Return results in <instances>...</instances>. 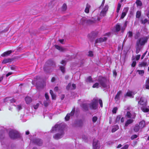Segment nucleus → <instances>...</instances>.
<instances>
[{"label": "nucleus", "instance_id": "obj_1", "mask_svg": "<svg viewBox=\"0 0 149 149\" xmlns=\"http://www.w3.org/2000/svg\"><path fill=\"white\" fill-rule=\"evenodd\" d=\"M65 126V124L62 123L60 124H56L54 127H52L51 132L54 133L58 132V133L55 134L54 136V138L56 139H58L61 138L64 134L63 130Z\"/></svg>", "mask_w": 149, "mask_h": 149}, {"label": "nucleus", "instance_id": "obj_2", "mask_svg": "<svg viewBox=\"0 0 149 149\" xmlns=\"http://www.w3.org/2000/svg\"><path fill=\"white\" fill-rule=\"evenodd\" d=\"M97 81L98 83H96L93 86V88H98L99 86L105 89L109 88V86L107 83V78L102 76L99 77Z\"/></svg>", "mask_w": 149, "mask_h": 149}, {"label": "nucleus", "instance_id": "obj_3", "mask_svg": "<svg viewBox=\"0 0 149 149\" xmlns=\"http://www.w3.org/2000/svg\"><path fill=\"white\" fill-rule=\"evenodd\" d=\"M148 39L147 36H144L141 38L136 42V45L143 46L146 43Z\"/></svg>", "mask_w": 149, "mask_h": 149}, {"label": "nucleus", "instance_id": "obj_4", "mask_svg": "<svg viewBox=\"0 0 149 149\" xmlns=\"http://www.w3.org/2000/svg\"><path fill=\"white\" fill-rule=\"evenodd\" d=\"M10 137L13 139H15L20 136V134L18 132L15 130H12L9 132Z\"/></svg>", "mask_w": 149, "mask_h": 149}, {"label": "nucleus", "instance_id": "obj_5", "mask_svg": "<svg viewBox=\"0 0 149 149\" xmlns=\"http://www.w3.org/2000/svg\"><path fill=\"white\" fill-rule=\"evenodd\" d=\"M95 20L93 21L89 19H88L86 17H82L80 20L79 24L81 25H84L85 24H92L96 22Z\"/></svg>", "mask_w": 149, "mask_h": 149}, {"label": "nucleus", "instance_id": "obj_6", "mask_svg": "<svg viewBox=\"0 0 149 149\" xmlns=\"http://www.w3.org/2000/svg\"><path fill=\"white\" fill-rule=\"evenodd\" d=\"M136 100L138 101V104L142 106L146 105L147 101L143 97H141L140 98L139 97H137L136 98Z\"/></svg>", "mask_w": 149, "mask_h": 149}, {"label": "nucleus", "instance_id": "obj_7", "mask_svg": "<svg viewBox=\"0 0 149 149\" xmlns=\"http://www.w3.org/2000/svg\"><path fill=\"white\" fill-rule=\"evenodd\" d=\"M97 100L95 98L94 99L89 105L90 108L93 109H96L97 108Z\"/></svg>", "mask_w": 149, "mask_h": 149}, {"label": "nucleus", "instance_id": "obj_8", "mask_svg": "<svg viewBox=\"0 0 149 149\" xmlns=\"http://www.w3.org/2000/svg\"><path fill=\"white\" fill-rule=\"evenodd\" d=\"M108 8L109 7L107 5L105 6L100 13V15L101 17H104L106 15Z\"/></svg>", "mask_w": 149, "mask_h": 149}, {"label": "nucleus", "instance_id": "obj_9", "mask_svg": "<svg viewBox=\"0 0 149 149\" xmlns=\"http://www.w3.org/2000/svg\"><path fill=\"white\" fill-rule=\"evenodd\" d=\"M100 146L99 141L96 139L93 140V149H97Z\"/></svg>", "mask_w": 149, "mask_h": 149}, {"label": "nucleus", "instance_id": "obj_10", "mask_svg": "<svg viewBox=\"0 0 149 149\" xmlns=\"http://www.w3.org/2000/svg\"><path fill=\"white\" fill-rule=\"evenodd\" d=\"M136 93V92L134 91H128L126 94L125 95V97L126 96H128L131 97L133 98L134 97L133 95Z\"/></svg>", "mask_w": 149, "mask_h": 149}, {"label": "nucleus", "instance_id": "obj_11", "mask_svg": "<svg viewBox=\"0 0 149 149\" xmlns=\"http://www.w3.org/2000/svg\"><path fill=\"white\" fill-rule=\"evenodd\" d=\"M75 108H74L73 109L72 111L70 113H68L67 114V115L65 118V120L66 121L68 120H69L70 117L74 115L75 112Z\"/></svg>", "mask_w": 149, "mask_h": 149}, {"label": "nucleus", "instance_id": "obj_12", "mask_svg": "<svg viewBox=\"0 0 149 149\" xmlns=\"http://www.w3.org/2000/svg\"><path fill=\"white\" fill-rule=\"evenodd\" d=\"M76 88V86L75 84H72L71 85V84L70 83L68 84V85L66 87V89L68 90H72L75 89Z\"/></svg>", "mask_w": 149, "mask_h": 149}, {"label": "nucleus", "instance_id": "obj_13", "mask_svg": "<svg viewBox=\"0 0 149 149\" xmlns=\"http://www.w3.org/2000/svg\"><path fill=\"white\" fill-rule=\"evenodd\" d=\"M107 39V38L105 37L100 38L96 40H95V43H100L104 41H105Z\"/></svg>", "mask_w": 149, "mask_h": 149}, {"label": "nucleus", "instance_id": "obj_14", "mask_svg": "<svg viewBox=\"0 0 149 149\" xmlns=\"http://www.w3.org/2000/svg\"><path fill=\"white\" fill-rule=\"evenodd\" d=\"M33 142L36 144L40 146L42 145V141L38 139H36L33 140Z\"/></svg>", "mask_w": 149, "mask_h": 149}, {"label": "nucleus", "instance_id": "obj_15", "mask_svg": "<svg viewBox=\"0 0 149 149\" xmlns=\"http://www.w3.org/2000/svg\"><path fill=\"white\" fill-rule=\"evenodd\" d=\"M127 116L128 118H134L135 116V113H131L130 112H127Z\"/></svg>", "mask_w": 149, "mask_h": 149}, {"label": "nucleus", "instance_id": "obj_16", "mask_svg": "<svg viewBox=\"0 0 149 149\" xmlns=\"http://www.w3.org/2000/svg\"><path fill=\"white\" fill-rule=\"evenodd\" d=\"M142 110L144 112H147L149 111V107L145 106H142L141 107Z\"/></svg>", "mask_w": 149, "mask_h": 149}, {"label": "nucleus", "instance_id": "obj_17", "mask_svg": "<svg viewBox=\"0 0 149 149\" xmlns=\"http://www.w3.org/2000/svg\"><path fill=\"white\" fill-rule=\"evenodd\" d=\"M91 8V5L88 3H87L86 5V8L84 10L85 12L88 13H89V9Z\"/></svg>", "mask_w": 149, "mask_h": 149}, {"label": "nucleus", "instance_id": "obj_18", "mask_svg": "<svg viewBox=\"0 0 149 149\" xmlns=\"http://www.w3.org/2000/svg\"><path fill=\"white\" fill-rule=\"evenodd\" d=\"M145 122L143 120H142L139 123V125H138L139 126L141 129L145 127Z\"/></svg>", "mask_w": 149, "mask_h": 149}, {"label": "nucleus", "instance_id": "obj_19", "mask_svg": "<svg viewBox=\"0 0 149 149\" xmlns=\"http://www.w3.org/2000/svg\"><path fill=\"white\" fill-rule=\"evenodd\" d=\"M12 52L11 50L8 51L4 52L1 55V56L3 57L7 56L10 54Z\"/></svg>", "mask_w": 149, "mask_h": 149}, {"label": "nucleus", "instance_id": "obj_20", "mask_svg": "<svg viewBox=\"0 0 149 149\" xmlns=\"http://www.w3.org/2000/svg\"><path fill=\"white\" fill-rule=\"evenodd\" d=\"M148 65V63L145 61H143L141 63H139V67H145Z\"/></svg>", "mask_w": 149, "mask_h": 149}, {"label": "nucleus", "instance_id": "obj_21", "mask_svg": "<svg viewBox=\"0 0 149 149\" xmlns=\"http://www.w3.org/2000/svg\"><path fill=\"white\" fill-rule=\"evenodd\" d=\"M11 61V59L10 58H5L2 62V63L3 64H6L10 62Z\"/></svg>", "mask_w": 149, "mask_h": 149}, {"label": "nucleus", "instance_id": "obj_22", "mask_svg": "<svg viewBox=\"0 0 149 149\" xmlns=\"http://www.w3.org/2000/svg\"><path fill=\"white\" fill-rule=\"evenodd\" d=\"M25 100L27 104L30 103L32 101L31 98L29 97H26L25 98Z\"/></svg>", "mask_w": 149, "mask_h": 149}, {"label": "nucleus", "instance_id": "obj_23", "mask_svg": "<svg viewBox=\"0 0 149 149\" xmlns=\"http://www.w3.org/2000/svg\"><path fill=\"white\" fill-rule=\"evenodd\" d=\"M122 93L121 91H119L117 93V95L115 96V99L116 101L118 100L120 98V96Z\"/></svg>", "mask_w": 149, "mask_h": 149}, {"label": "nucleus", "instance_id": "obj_24", "mask_svg": "<svg viewBox=\"0 0 149 149\" xmlns=\"http://www.w3.org/2000/svg\"><path fill=\"white\" fill-rule=\"evenodd\" d=\"M55 47L56 49L61 51L63 52L65 50V49L64 48L60 47L57 45H55Z\"/></svg>", "mask_w": 149, "mask_h": 149}, {"label": "nucleus", "instance_id": "obj_25", "mask_svg": "<svg viewBox=\"0 0 149 149\" xmlns=\"http://www.w3.org/2000/svg\"><path fill=\"white\" fill-rule=\"evenodd\" d=\"M141 129V128L139 126L138 124H136L134 128V131L136 132H138Z\"/></svg>", "mask_w": 149, "mask_h": 149}, {"label": "nucleus", "instance_id": "obj_26", "mask_svg": "<svg viewBox=\"0 0 149 149\" xmlns=\"http://www.w3.org/2000/svg\"><path fill=\"white\" fill-rule=\"evenodd\" d=\"M133 120L131 119H129L127 120L125 123V126L127 127L129 125L132 123L133 122Z\"/></svg>", "mask_w": 149, "mask_h": 149}, {"label": "nucleus", "instance_id": "obj_27", "mask_svg": "<svg viewBox=\"0 0 149 149\" xmlns=\"http://www.w3.org/2000/svg\"><path fill=\"white\" fill-rule=\"evenodd\" d=\"M119 128V127L118 125H116L114 126L112 129L111 132H114L117 130Z\"/></svg>", "mask_w": 149, "mask_h": 149}, {"label": "nucleus", "instance_id": "obj_28", "mask_svg": "<svg viewBox=\"0 0 149 149\" xmlns=\"http://www.w3.org/2000/svg\"><path fill=\"white\" fill-rule=\"evenodd\" d=\"M145 87L146 89H149V78H148L146 81Z\"/></svg>", "mask_w": 149, "mask_h": 149}, {"label": "nucleus", "instance_id": "obj_29", "mask_svg": "<svg viewBox=\"0 0 149 149\" xmlns=\"http://www.w3.org/2000/svg\"><path fill=\"white\" fill-rule=\"evenodd\" d=\"M50 93L52 96V99L53 100H55L56 97V96L54 94L53 91L52 90H50Z\"/></svg>", "mask_w": 149, "mask_h": 149}, {"label": "nucleus", "instance_id": "obj_30", "mask_svg": "<svg viewBox=\"0 0 149 149\" xmlns=\"http://www.w3.org/2000/svg\"><path fill=\"white\" fill-rule=\"evenodd\" d=\"M86 81L87 82H94L93 81L91 77H88L86 79Z\"/></svg>", "mask_w": 149, "mask_h": 149}, {"label": "nucleus", "instance_id": "obj_31", "mask_svg": "<svg viewBox=\"0 0 149 149\" xmlns=\"http://www.w3.org/2000/svg\"><path fill=\"white\" fill-rule=\"evenodd\" d=\"M88 105L87 104H83L82 105V107L85 110H87L88 109Z\"/></svg>", "mask_w": 149, "mask_h": 149}, {"label": "nucleus", "instance_id": "obj_32", "mask_svg": "<svg viewBox=\"0 0 149 149\" xmlns=\"http://www.w3.org/2000/svg\"><path fill=\"white\" fill-rule=\"evenodd\" d=\"M121 29L120 25L118 24H117L116 26V31H119Z\"/></svg>", "mask_w": 149, "mask_h": 149}, {"label": "nucleus", "instance_id": "obj_33", "mask_svg": "<svg viewBox=\"0 0 149 149\" xmlns=\"http://www.w3.org/2000/svg\"><path fill=\"white\" fill-rule=\"evenodd\" d=\"M137 47L136 48V54H138L140 52L141 49V47L140 45H136Z\"/></svg>", "mask_w": 149, "mask_h": 149}, {"label": "nucleus", "instance_id": "obj_34", "mask_svg": "<svg viewBox=\"0 0 149 149\" xmlns=\"http://www.w3.org/2000/svg\"><path fill=\"white\" fill-rule=\"evenodd\" d=\"M136 3L137 6H141L142 5V3L141 1L139 0H136Z\"/></svg>", "mask_w": 149, "mask_h": 149}, {"label": "nucleus", "instance_id": "obj_35", "mask_svg": "<svg viewBox=\"0 0 149 149\" xmlns=\"http://www.w3.org/2000/svg\"><path fill=\"white\" fill-rule=\"evenodd\" d=\"M141 15V12L140 11H137L136 13V17L139 18Z\"/></svg>", "mask_w": 149, "mask_h": 149}, {"label": "nucleus", "instance_id": "obj_36", "mask_svg": "<svg viewBox=\"0 0 149 149\" xmlns=\"http://www.w3.org/2000/svg\"><path fill=\"white\" fill-rule=\"evenodd\" d=\"M121 5L120 3H118V6H117V11H116V12L117 13H118L119 12V11L120 10V8L121 7Z\"/></svg>", "mask_w": 149, "mask_h": 149}, {"label": "nucleus", "instance_id": "obj_37", "mask_svg": "<svg viewBox=\"0 0 149 149\" xmlns=\"http://www.w3.org/2000/svg\"><path fill=\"white\" fill-rule=\"evenodd\" d=\"M67 8V6L64 3L63 4L62 7V9L63 11H65Z\"/></svg>", "mask_w": 149, "mask_h": 149}, {"label": "nucleus", "instance_id": "obj_38", "mask_svg": "<svg viewBox=\"0 0 149 149\" xmlns=\"http://www.w3.org/2000/svg\"><path fill=\"white\" fill-rule=\"evenodd\" d=\"M140 36V33L139 32H137L136 33V34L134 36V38L135 39H137Z\"/></svg>", "mask_w": 149, "mask_h": 149}, {"label": "nucleus", "instance_id": "obj_39", "mask_svg": "<svg viewBox=\"0 0 149 149\" xmlns=\"http://www.w3.org/2000/svg\"><path fill=\"white\" fill-rule=\"evenodd\" d=\"M121 116H117L116 120V123L119 122L120 121V120L121 118Z\"/></svg>", "mask_w": 149, "mask_h": 149}, {"label": "nucleus", "instance_id": "obj_40", "mask_svg": "<svg viewBox=\"0 0 149 149\" xmlns=\"http://www.w3.org/2000/svg\"><path fill=\"white\" fill-rule=\"evenodd\" d=\"M97 119V118L96 116H94L93 117L92 121L93 123H95Z\"/></svg>", "mask_w": 149, "mask_h": 149}, {"label": "nucleus", "instance_id": "obj_41", "mask_svg": "<svg viewBox=\"0 0 149 149\" xmlns=\"http://www.w3.org/2000/svg\"><path fill=\"white\" fill-rule=\"evenodd\" d=\"M129 8L128 7L125 8L123 12H124L125 13L127 14L129 10Z\"/></svg>", "mask_w": 149, "mask_h": 149}, {"label": "nucleus", "instance_id": "obj_42", "mask_svg": "<svg viewBox=\"0 0 149 149\" xmlns=\"http://www.w3.org/2000/svg\"><path fill=\"white\" fill-rule=\"evenodd\" d=\"M60 68L61 71L63 72V73H64L65 72V68L63 66H60Z\"/></svg>", "mask_w": 149, "mask_h": 149}, {"label": "nucleus", "instance_id": "obj_43", "mask_svg": "<svg viewBox=\"0 0 149 149\" xmlns=\"http://www.w3.org/2000/svg\"><path fill=\"white\" fill-rule=\"evenodd\" d=\"M137 72H139V74L141 75H143L144 73V71L143 70H138Z\"/></svg>", "mask_w": 149, "mask_h": 149}, {"label": "nucleus", "instance_id": "obj_44", "mask_svg": "<svg viewBox=\"0 0 149 149\" xmlns=\"http://www.w3.org/2000/svg\"><path fill=\"white\" fill-rule=\"evenodd\" d=\"M126 14H127L123 12L122 13L121 16L120 17V18L121 19L123 18L125 16Z\"/></svg>", "mask_w": 149, "mask_h": 149}, {"label": "nucleus", "instance_id": "obj_45", "mask_svg": "<svg viewBox=\"0 0 149 149\" xmlns=\"http://www.w3.org/2000/svg\"><path fill=\"white\" fill-rule=\"evenodd\" d=\"M127 35H128L129 37H131L132 36V32L131 31H129L127 34Z\"/></svg>", "mask_w": 149, "mask_h": 149}, {"label": "nucleus", "instance_id": "obj_46", "mask_svg": "<svg viewBox=\"0 0 149 149\" xmlns=\"http://www.w3.org/2000/svg\"><path fill=\"white\" fill-rule=\"evenodd\" d=\"M17 110L19 111L22 109V107L21 105H19L17 106L16 107Z\"/></svg>", "mask_w": 149, "mask_h": 149}, {"label": "nucleus", "instance_id": "obj_47", "mask_svg": "<svg viewBox=\"0 0 149 149\" xmlns=\"http://www.w3.org/2000/svg\"><path fill=\"white\" fill-rule=\"evenodd\" d=\"M117 109H118L117 107H115L114 108L112 111V112L114 113H116Z\"/></svg>", "mask_w": 149, "mask_h": 149}, {"label": "nucleus", "instance_id": "obj_48", "mask_svg": "<svg viewBox=\"0 0 149 149\" xmlns=\"http://www.w3.org/2000/svg\"><path fill=\"white\" fill-rule=\"evenodd\" d=\"M10 68L11 70H16V67L14 65L11 66Z\"/></svg>", "mask_w": 149, "mask_h": 149}, {"label": "nucleus", "instance_id": "obj_49", "mask_svg": "<svg viewBox=\"0 0 149 149\" xmlns=\"http://www.w3.org/2000/svg\"><path fill=\"white\" fill-rule=\"evenodd\" d=\"M105 1V0H103L102 2L101 5L99 7V8L100 9L101 8H102V7L104 5V4Z\"/></svg>", "mask_w": 149, "mask_h": 149}, {"label": "nucleus", "instance_id": "obj_50", "mask_svg": "<svg viewBox=\"0 0 149 149\" xmlns=\"http://www.w3.org/2000/svg\"><path fill=\"white\" fill-rule=\"evenodd\" d=\"M137 137V136L136 135H134L131 136V139L133 140L134 139L136 138Z\"/></svg>", "mask_w": 149, "mask_h": 149}, {"label": "nucleus", "instance_id": "obj_51", "mask_svg": "<svg viewBox=\"0 0 149 149\" xmlns=\"http://www.w3.org/2000/svg\"><path fill=\"white\" fill-rule=\"evenodd\" d=\"M129 147V145H125L121 149H127Z\"/></svg>", "mask_w": 149, "mask_h": 149}, {"label": "nucleus", "instance_id": "obj_52", "mask_svg": "<svg viewBox=\"0 0 149 149\" xmlns=\"http://www.w3.org/2000/svg\"><path fill=\"white\" fill-rule=\"evenodd\" d=\"M136 62L135 61H133L132 63V66L133 67H134L136 65Z\"/></svg>", "mask_w": 149, "mask_h": 149}, {"label": "nucleus", "instance_id": "obj_53", "mask_svg": "<svg viewBox=\"0 0 149 149\" xmlns=\"http://www.w3.org/2000/svg\"><path fill=\"white\" fill-rule=\"evenodd\" d=\"M148 20L145 19L144 20H142V23L143 24H145L148 22Z\"/></svg>", "mask_w": 149, "mask_h": 149}, {"label": "nucleus", "instance_id": "obj_54", "mask_svg": "<svg viewBox=\"0 0 149 149\" xmlns=\"http://www.w3.org/2000/svg\"><path fill=\"white\" fill-rule=\"evenodd\" d=\"M39 103H37L36 104V105H34L33 107H34V109H37L38 108V107L39 106Z\"/></svg>", "mask_w": 149, "mask_h": 149}, {"label": "nucleus", "instance_id": "obj_55", "mask_svg": "<svg viewBox=\"0 0 149 149\" xmlns=\"http://www.w3.org/2000/svg\"><path fill=\"white\" fill-rule=\"evenodd\" d=\"M66 63V61L64 60H63L61 62V63L63 65H65Z\"/></svg>", "mask_w": 149, "mask_h": 149}, {"label": "nucleus", "instance_id": "obj_56", "mask_svg": "<svg viewBox=\"0 0 149 149\" xmlns=\"http://www.w3.org/2000/svg\"><path fill=\"white\" fill-rule=\"evenodd\" d=\"M88 56L91 57H92L93 56V53L92 51H90L89 52Z\"/></svg>", "mask_w": 149, "mask_h": 149}, {"label": "nucleus", "instance_id": "obj_57", "mask_svg": "<svg viewBox=\"0 0 149 149\" xmlns=\"http://www.w3.org/2000/svg\"><path fill=\"white\" fill-rule=\"evenodd\" d=\"M45 97L47 100H48L49 99V96L48 95V94L47 93H46L45 94Z\"/></svg>", "mask_w": 149, "mask_h": 149}, {"label": "nucleus", "instance_id": "obj_58", "mask_svg": "<svg viewBox=\"0 0 149 149\" xmlns=\"http://www.w3.org/2000/svg\"><path fill=\"white\" fill-rule=\"evenodd\" d=\"M99 103L100 104V106L101 107H102L103 106L102 102V101L100 99L99 100Z\"/></svg>", "mask_w": 149, "mask_h": 149}, {"label": "nucleus", "instance_id": "obj_59", "mask_svg": "<svg viewBox=\"0 0 149 149\" xmlns=\"http://www.w3.org/2000/svg\"><path fill=\"white\" fill-rule=\"evenodd\" d=\"M140 57V55H138L136 56L135 58L137 60H139Z\"/></svg>", "mask_w": 149, "mask_h": 149}, {"label": "nucleus", "instance_id": "obj_60", "mask_svg": "<svg viewBox=\"0 0 149 149\" xmlns=\"http://www.w3.org/2000/svg\"><path fill=\"white\" fill-rule=\"evenodd\" d=\"M13 74V73L12 72H9L8 73H7L6 74V77H7L9 75H11Z\"/></svg>", "mask_w": 149, "mask_h": 149}, {"label": "nucleus", "instance_id": "obj_61", "mask_svg": "<svg viewBox=\"0 0 149 149\" xmlns=\"http://www.w3.org/2000/svg\"><path fill=\"white\" fill-rule=\"evenodd\" d=\"M147 52V51L145 53H144L142 55V57H141V59H142L144 56H145V55L146 54V53Z\"/></svg>", "mask_w": 149, "mask_h": 149}, {"label": "nucleus", "instance_id": "obj_62", "mask_svg": "<svg viewBox=\"0 0 149 149\" xmlns=\"http://www.w3.org/2000/svg\"><path fill=\"white\" fill-rule=\"evenodd\" d=\"M10 101L11 103H13L14 102H15V100L14 99H11L10 100Z\"/></svg>", "mask_w": 149, "mask_h": 149}, {"label": "nucleus", "instance_id": "obj_63", "mask_svg": "<svg viewBox=\"0 0 149 149\" xmlns=\"http://www.w3.org/2000/svg\"><path fill=\"white\" fill-rule=\"evenodd\" d=\"M44 103L45 106V107L47 106L48 105V103L46 102H44Z\"/></svg>", "mask_w": 149, "mask_h": 149}, {"label": "nucleus", "instance_id": "obj_64", "mask_svg": "<svg viewBox=\"0 0 149 149\" xmlns=\"http://www.w3.org/2000/svg\"><path fill=\"white\" fill-rule=\"evenodd\" d=\"M59 41L60 42H61V44H63V42L64 41V40H63V39L59 40Z\"/></svg>", "mask_w": 149, "mask_h": 149}]
</instances>
